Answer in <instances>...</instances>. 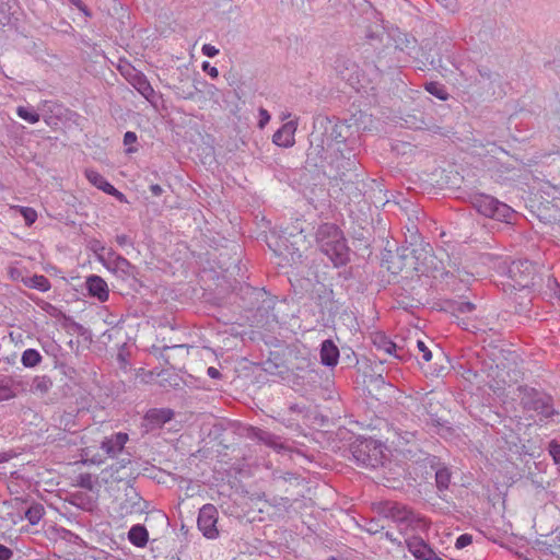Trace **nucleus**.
Returning <instances> with one entry per match:
<instances>
[{
	"instance_id": "nucleus-1",
	"label": "nucleus",
	"mask_w": 560,
	"mask_h": 560,
	"mask_svg": "<svg viewBox=\"0 0 560 560\" xmlns=\"http://www.w3.org/2000/svg\"><path fill=\"white\" fill-rule=\"evenodd\" d=\"M520 404L525 411H534L539 416V421L547 420L558 412L553 408L551 396L534 388L520 386Z\"/></svg>"
},
{
	"instance_id": "nucleus-2",
	"label": "nucleus",
	"mask_w": 560,
	"mask_h": 560,
	"mask_svg": "<svg viewBox=\"0 0 560 560\" xmlns=\"http://www.w3.org/2000/svg\"><path fill=\"white\" fill-rule=\"evenodd\" d=\"M442 410L440 401L430 396V394H424L420 401H418L413 407V412L417 415L419 420L425 425L438 429V432L442 430H450L446 425V421L440 415Z\"/></svg>"
},
{
	"instance_id": "nucleus-3",
	"label": "nucleus",
	"mask_w": 560,
	"mask_h": 560,
	"mask_svg": "<svg viewBox=\"0 0 560 560\" xmlns=\"http://www.w3.org/2000/svg\"><path fill=\"white\" fill-rule=\"evenodd\" d=\"M472 206L480 214L502 222H510L514 215L510 206L486 194L476 195Z\"/></svg>"
},
{
	"instance_id": "nucleus-4",
	"label": "nucleus",
	"mask_w": 560,
	"mask_h": 560,
	"mask_svg": "<svg viewBox=\"0 0 560 560\" xmlns=\"http://www.w3.org/2000/svg\"><path fill=\"white\" fill-rule=\"evenodd\" d=\"M544 265L534 264L528 259L512 260L508 267L510 278L520 288H529L537 284Z\"/></svg>"
},
{
	"instance_id": "nucleus-5",
	"label": "nucleus",
	"mask_w": 560,
	"mask_h": 560,
	"mask_svg": "<svg viewBox=\"0 0 560 560\" xmlns=\"http://www.w3.org/2000/svg\"><path fill=\"white\" fill-rule=\"evenodd\" d=\"M149 504L137 492L133 487H128L125 490L124 498L118 502L117 513L120 517L130 515H141L147 512Z\"/></svg>"
},
{
	"instance_id": "nucleus-6",
	"label": "nucleus",
	"mask_w": 560,
	"mask_h": 560,
	"mask_svg": "<svg viewBox=\"0 0 560 560\" xmlns=\"http://www.w3.org/2000/svg\"><path fill=\"white\" fill-rule=\"evenodd\" d=\"M119 71L122 77L148 101L154 96V89L147 77L129 62L119 65Z\"/></svg>"
},
{
	"instance_id": "nucleus-7",
	"label": "nucleus",
	"mask_w": 560,
	"mask_h": 560,
	"mask_svg": "<svg viewBox=\"0 0 560 560\" xmlns=\"http://www.w3.org/2000/svg\"><path fill=\"white\" fill-rule=\"evenodd\" d=\"M352 454L357 463L363 467H376L382 463V450L373 440L361 442L354 446Z\"/></svg>"
},
{
	"instance_id": "nucleus-8",
	"label": "nucleus",
	"mask_w": 560,
	"mask_h": 560,
	"mask_svg": "<svg viewBox=\"0 0 560 560\" xmlns=\"http://www.w3.org/2000/svg\"><path fill=\"white\" fill-rule=\"evenodd\" d=\"M218 517L219 512L213 504H205L199 511L197 525L208 539H214L219 536Z\"/></svg>"
},
{
	"instance_id": "nucleus-9",
	"label": "nucleus",
	"mask_w": 560,
	"mask_h": 560,
	"mask_svg": "<svg viewBox=\"0 0 560 560\" xmlns=\"http://www.w3.org/2000/svg\"><path fill=\"white\" fill-rule=\"evenodd\" d=\"M86 179L95 186L97 189L104 191L107 195L115 197L119 202H128L126 196L116 189L102 174L93 168H86L84 171Z\"/></svg>"
},
{
	"instance_id": "nucleus-10",
	"label": "nucleus",
	"mask_w": 560,
	"mask_h": 560,
	"mask_svg": "<svg viewBox=\"0 0 560 560\" xmlns=\"http://www.w3.org/2000/svg\"><path fill=\"white\" fill-rule=\"evenodd\" d=\"M318 245H340L345 242L342 231L334 223H324L316 231Z\"/></svg>"
},
{
	"instance_id": "nucleus-11",
	"label": "nucleus",
	"mask_w": 560,
	"mask_h": 560,
	"mask_svg": "<svg viewBox=\"0 0 560 560\" xmlns=\"http://www.w3.org/2000/svg\"><path fill=\"white\" fill-rule=\"evenodd\" d=\"M488 381L487 384L492 389V392L501 396L504 394L506 386L510 385V373L504 368H500L495 365V368H490L487 374Z\"/></svg>"
},
{
	"instance_id": "nucleus-12",
	"label": "nucleus",
	"mask_w": 560,
	"mask_h": 560,
	"mask_svg": "<svg viewBox=\"0 0 560 560\" xmlns=\"http://www.w3.org/2000/svg\"><path fill=\"white\" fill-rule=\"evenodd\" d=\"M298 129V120L287 121L272 136V142L282 148H291L295 143V131Z\"/></svg>"
},
{
	"instance_id": "nucleus-13",
	"label": "nucleus",
	"mask_w": 560,
	"mask_h": 560,
	"mask_svg": "<svg viewBox=\"0 0 560 560\" xmlns=\"http://www.w3.org/2000/svg\"><path fill=\"white\" fill-rule=\"evenodd\" d=\"M383 513L386 517L397 523H411L415 518L411 510L397 502H387L383 509Z\"/></svg>"
},
{
	"instance_id": "nucleus-14",
	"label": "nucleus",
	"mask_w": 560,
	"mask_h": 560,
	"mask_svg": "<svg viewBox=\"0 0 560 560\" xmlns=\"http://www.w3.org/2000/svg\"><path fill=\"white\" fill-rule=\"evenodd\" d=\"M373 343L377 350H382L387 354L394 355L398 360H402L405 357L404 348H398L396 343L383 334H376L373 337Z\"/></svg>"
},
{
	"instance_id": "nucleus-15",
	"label": "nucleus",
	"mask_w": 560,
	"mask_h": 560,
	"mask_svg": "<svg viewBox=\"0 0 560 560\" xmlns=\"http://www.w3.org/2000/svg\"><path fill=\"white\" fill-rule=\"evenodd\" d=\"M127 441L128 435L126 433L118 432L110 438L105 439L102 442L101 447L108 456L114 457L122 451Z\"/></svg>"
},
{
	"instance_id": "nucleus-16",
	"label": "nucleus",
	"mask_w": 560,
	"mask_h": 560,
	"mask_svg": "<svg viewBox=\"0 0 560 560\" xmlns=\"http://www.w3.org/2000/svg\"><path fill=\"white\" fill-rule=\"evenodd\" d=\"M319 250L334 267L343 266L349 260V247H320Z\"/></svg>"
},
{
	"instance_id": "nucleus-17",
	"label": "nucleus",
	"mask_w": 560,
	"mask_h": 560,
	"mask_svg": "<svg viewBox=\"0 0 560 560\" xmlns=\"http://www.w3.org/2000/svg\"><path fill=\"white\" fill-rule=\"evenodd\" d=\"M86 288L90 295L97 298L101 302L108 299L107 283L98 276H90L86 279Z\"/></svg>"
},
{
	"instance_id": "nucleus-18",
	"label": "nucleus",
	"mask_w": 560,
	"mask_h": 560,
	"mask_svg": "<svg viewBox=\"0 0 560 560\" xmlns=\"http://www.w3.org/2000/svg\"><path fill=\"white\" fill-rule=\"evenodd\" d=\"M339 350L329 339L324 340L320 348V362L326 366H335L338 363Z\"/></svg>"
},
{
	"instance_id": "nucleus-19",
	"label": "nucleus",
	"mask_w": 560,
	"mask_h": 560,
	"mask_svg": "<svg viewBox=\"0 0 560 560\" xmlns=\"http://www.w3.org/2000/svg\"><path fill=\"white\" fill-rule=\"evenodd\" d=\"M409 551L420 560H431L435 552L424 544L423 540H411L408 542Z\"/></svg>"
},
{
	"instance_id": "nucleus-20",
	"label": "nucleus",
	"mask_w": 560,
	"mask_h": 560,
	"mask_svg": "<svg viewBox=\"0 0 560 560\" xmlns=\"http://www.w3.org/2000/svg\"><path fill=\"white\" fill-rule=\"evenodd\" d=\"M129 541L136 547H144L149 539V533L143 525H133L128 532Z\"/></svg>"
},
{
	"instance_id": "nucleus-21",
	"label": "nucleus",
	"mask_w": 560,
	"mask_h": 560,
	"mask_svg": "<svg viewBox=\"0 0 560 560\" xmlns=\"http://www.w3.org/2000/svg\"><path fill=\"white\" fill-rule=\"evenodd\" d=\"M424 89L428 93H430L431 95L435 96L436 98H439L441 101H447L450 97V94H448L445 85L440 82H436V81L427 82L424 84Z\"/></svg>"
},
{
	"instance_id": "nucleus-22",
	"label": "nucleus",
	"mask_w": 560,
	"mask_h": 560,
	"mask_svg": "<svg viewBox=\"0 0 560 560\" xmlns=\"http://www.w3.org/2000/svg\"><path fill=\"white\" fill-rule=\"evenodd\" d=\"M42 360V354L35 349H26L21 358V362L25 368H35Z\"/></svg>"
},
{
	"instance_id": "nucleus-23",
	"label": "nucleus",
	"mask_w": 560,
	"mask_h": 560,
	"mask_svg": "<svg viewBox=\"0 0 560 560\" xmlns=\"http://www.w3.org/2000/svg\"><path fill=\"white\" fill-rule=\"evenodd\" d=\"M24 283L28 288L37 289L43 292L49 290V288H50V283H49L48 279L44 276L35 275V276L28 277V278L24 279Z\"/></svg>"
},
{
	"instance_id": "nucleus-24",
	"label": "nucleus",
	"mask_w": 560,
	"mask_h": 560,
	"mask_svg": "<svg viewBox=\"0 0 560 560\" xmlns=\"http://www.w3.org/2000/svg\"><path fill=\"white\" fill-rule=\"evenodd\" d=\"M11 210L19 213L25 221L26 225H32L37 219V212L31 207L12 206Z\"/></svg>"
},
{
	"instance_id": "nucleus-25",
	"label": "nucleus",
	"mask_w": 560,
	"mask_h": 560,
	"mask_svg": "<svg viewBox=\"0 0 560 560\" xmlns=\"http://www.w3.org/2000/svg\"><path fill=\"white\" fill-rule=\"evenodd\" d=\"M424 243L422 236L419 233L418 226L413 223L407 226V233H405V245H422Z\"/></svg>"
},
{
	"instance_id": "nucleus-26",
	"label": "nucleus",
	"mask_w": 560,
	"mask_h": 560,
	"mask_svg": "<svg viewBox=\"0 0 560 560\" xmlns=\"http://www.w3.org/2000/svg\"><path fill=\"white\" fill-rule=\"evenodd\" d=\"M43 515L44 506L42 504H34L25 512V517L32 525H36L42 520Z\"/></svg>"
},
{
	"instance_id": "nucleus-27",
	"label": "nucleus",
	"mask_w": 560,
	"mask_h": 560,
	"mask_svg": "<svg viewBox=\"0 0 560 560\" xmlns=\"http://www.w3.org/2000/svg\"><path fill=\"white\" fill-rule=\"evenodd\" d=\"M51 387L52 381L46 375L36 376L33 381V388L42 394L47 393Z\"/></svg>"
},
{
	"instance_id": "nucleus-28",
	"label": "nucleus",
	"mask_w": 560,
	"mask_h": 560,
	"mask_svg": "<svg viewBox=\"0 0 560 560\" xmlns=\"http://www.w3.org/2000/svg\"><path fill=\"white\" fill-rule=\"evenodd\" d=\"M253 436L269 446H277V438L268 431L261 429H253Z\"/></svg>"
},
{
	"instance_id": "nucleus-29",
	"label": "nucleus",
	"mask_w": 560,
	"mask_h": 560,
	"mask_svg": "<svg viewBox=\"0 0 560 560\" xmlns=\"http://www.w3.org/2000/svg\"><path fill=\"white\" fill-rule=\"evenodd\" d=\"M435 481L436 486L440 490H445L448 488L451 482V474L447 468H441L435 472Z\"/></svg>"
},
{
	"instance_id": "nucleus-30",
	"label": "nucleus",
	"mask_w": 560,
	"mask_h": 560,
	"mask_svg": "<svg viewBox=\"0 0 560 560\" xmlns=\"http://www.w3.org/2000/svg\"><path fill=\"white\" fill-rule=\"evenodd\" d=\"M16 114L20 118L26 120L30 124H36L39 121V114L27 107L19 106L16 108Z\"/></svg>"
},
{
	"instance_id": "nucleus-31",
	"label": "nucleus",
	"mask_w": 560,
	"mask_h": 560,
	"mask_svg": "<svg viewBox=\"0 0 560 560\" xmlns=\"http://www.w3.org/2000/svg\"><path fill=\"white\" fill-rule=\"evenodd\" d=\"M172 412L170 410H150L147 413V419L155 421L156 423H164L171 419Z\"/></svg>"
},
{
	"instance_id": "nucleus-32",
	"label": "nucleus",
	"mask_w": 560,
	"mask_h": 560,
	"mask_svg": "<svg viewBox=\"0 0 560 560\" xmlns=\"http://www.w3.org/2000/svg\"><path fill=\"white\" fill-rule=\"evenodd\" d=\"M452 308L456 313L466 314V313H471L476 308V306L474 303L468 302V301H458V302H454Z\"/></svg>"
},
{
	"instance_id": "nucleus-33",
	"label": "nucleus",
	"mask_w": 560,
	"mask_h": 560,
	"mask_svg": "<svg viewBox=\"0 0 560 560\" xmlns=\"http://www.w3.org/2000/svg\"><path fill=\"white\" fill-rule=\"evenodd\" d=\"M345 129H349V126L346 122H337L331 131V137L338 142L342 143L346 140V136L342 135Z\"/></svg>"
},
{
	"instance_id": "nucleus-34",
	"label": "nucleus",
	"mask_w": 560,
	"mask_h": 560,
	"mask_svg": "<svg viewBox=\"0 0 560 560\" xmlns=\"http://www.w3.org/2000/svg\"><path fill=\"white\" fill-rule=\"evenodd\" d=\"M548 453L556 465L560 464V444L557 441L552 440L549 442Z\"/></svg>"
},
{
	"instance_id": "nucleus-35",
	"label": "nucleus",
	"mask_w": 560,
	"mask_h": 560,
	"mask_svg": "<svg viewBox=\"0 0 560 560\" xmlns=\"http://www.w3.org/2000/svg\"><path fill=\"white\" fill-rule=\"evenodd\" d=\"M137 142V135L133 132V131H127L125 135H124V144L127 148V153H133L137 151L136 148H131L129 145H131L132 143Z\"/></svg>"
},
{
	"instance_id": "nucleus-36",
	"label": "nucleus",
	"mask_w": 560,
	"mask_h": 560,
	"mask_svg": "<svg viewBox=\"0 0 560 560\" xmlns=\"http://www.w3.org/2000/svg\"><path fill=\"white\" fill-rule=\"evenodd\" d=\"M271 504L279 510L288 511L292 506V502L288 498H273Z\"/></svg>"
},
{
	"instance_id": "nucleus-37",
	"label": "nucleus",
	"mask_w": 560,
	"mask_h": 560,
	"mask_svg": "<svg viewBox=\"0 0 560 560\" xmlns=\"http://www.w3.org/2000/svg\"><path fill=\"white\" fill-rule=\"evenodd\" d=\"M471 542H472V537H471V535L463 534V535H460V536L456 539L455 547H456L457 549H463V548H465V547L469 546Z\"/></svg>"
},
{
	"instance_id": "nucleus-38",
	"label": "nucleus",
	"mask_w": 560,
	"mask_h": 560,
	"mask_svg": "<svg viewBox=\"0 0 560 560\" xmlns=\"http://www.w3.org/2000/svg\"><path fill=\"white\" fill-rule=\"evenodd\" d=\"M258 114H259L258 127L260 129H262L270 121L271 117H270V114L268 113V110L262 107L259 108Z\"/></svg>"
},
{
	"instance_id": "nucleus-39",
	"label": "nucleus",
	"mask_w": 560,
	"mask_h": 560,
	"mask_svg": "<svg viewBox=\"0 0 560 560\" xmlns=\"http://www.w3.org/2000/svg\"><path fill=\"white\" fill-rule=\"evenodd\" d=\"M417 348L422 353V359L424 361H430L432 359V352L429 350V348L425 346V343L421 340L417 341Z\"/></svg>"
},
{
	"instance_id": "nucleus-40",
	"label": "nucleus",
	"mask_w": 560,
	"mask_h": 560,
	"mask_svg": "<svg viewBox=\"0 0 560 560\" xmlns=\"http://www.w3.org/2000/svg\"><path fill=\"white\" fill-rule=\"evenodd\" d=\"M205 56L213 58L219 54V49L211 44H205L201 48Z\"/></svg>"
},
{
	"instance_id": "nucleus-41",
	"label": "nucleus",
	"mask_w": 560,
	"mask_h": 560,
	"mask_svg": "<svg viewBox=\"0 0 560 560\" xmlns=\"http://www.w3.org/2000/svg\"><path fill=\"white\" fill-rule=\"evenodd\" d=\"M202 70L206 71L213 79L219 77L218 69L215 67L210 66L208 61H205L202 63Z\"/></svg>"
},
{
	"instance_id": "nucleus-42",
	"label": "nucleus",
	"mask_w": 560,
	"mask_h": 560,
	"mask_svg": "<svg viewBox=\"0 0 560 560\" xmlns=\"http://www.w3.org/2000/svg\"><path fill=\"white\" fill-rule=\"evenodd\" d=\"M13 551L4 545L0 544V560H11Z\"/></svg>"
},
{
	"instance_id": "nucleus-43",
	"label": "nucleus",
	"mask_w": 560,
	"mask_h": 560,
	"mask_svg": "<svg viewBox=\"0 0 560 560\" xmlns=\"http://www.w3.org/2000/svg\"><path fill=\"white\" fill-rule=\"evenodd\" d=\"M478 72H479V75L482 78V79H486V80H494L495 77H498V74L493 73L491 70H489L488 68H479L478 69Z\"/></svg>"
},
{
	"instance_id": "nucleus-44",
	"label": "nucleus",
	"mask_w": 560,
	"mask_h": 560,
	"mask_svg": "<svg viewBox=\"0 0 560 560\" xmlns=\"http://www.w3.org/2000/svg\"><path fill=\"white\" fill-rule=\"evenodd\" d=\"M71 4H73L75 8H78L82 13H84L86 16H90L91 13L88 9V7L83 3L82 0H69Z\"/></svg>"
},
{
	"instance_id": "nucleus-45",
	"label": "nucleus",
	"mask_w": 560,
	"mask_h": 560,
	"mask_svg": "<svg viewBox=\"0 0 560 560\" xmlns=\"http://www.w3.org/2000/svg\"><path fill=\"white\" fill-rule=\"evenodd\" d=\"M547 288L552 292V294L557 291V289H560V284L559 282L557 281L556 278H553L552 276H549L548 277V281H547Z\"/></svg>"
},
{
	"instance_id": "nucleus-46",
	"label": "nucleus",
	"mask_w": 560,
	"mask_h": 560,
	"mask_svg": "<svg viewBox=\"0 0 560 560\" xmlns=\"http://www.w3.org/2000/svg\"><path fill=\"white\" fill-rule=\"evenodd\" d=\"M13 397L12 390L7 386H0V400Z\"/></svg>"
},
{
	"instance_id": "nucleus-47",
	"label": "nucleus",
	"mask_w": 560,
	"mask_h": 560,
	"mask_svg": "<svg viewBox=\"0 0 560 560\" xmlns=\"http://www.w3.org/2000/svg\"><path fill=\"white\" fill-rule=\"evenodd\" d=\"M207 374L211 377V378H214V380H218L221 377V373L218 369L213 368V366H210L208 368L207 370Z\"/></svg>"
},
{
	"instance_id": "nucleus-48",
	"label": "nucleus",
	"mask_w": 560,
	"mask_h": 560,
	"mask_svg": "<svg viewBox=\"0 0 560 560\" xmlns=\"http://www.w3.org/2000/svg\"><path fill=\"white\" fill-rule=\"evenodd\" d=\"M398 435L406 443H410L415 439V433L413 432L406 431V432H404V434L402 433H398Z\"/></svg>"
},
{
	"instance_id": "nucleus-49",
	"label": "nucleus",
	"mask_w": 560,
	"mask_h": 560,
	"mask_svg": "<svg viewBox=\"0 0 560 560\" xmlns=\"http://www.w3.org/2000/svg\"><path fill=\"white\" fill-rule=\"evenodd\" d=\"M382 35L383 33L368 31L365 37L371 42L376 39L381 40Z\"/></svg>"
},
{
	"instance_id": "nucleus-50",
	"label": "nucleus",
	"mask_w": 560,
	"mask_h": 560,
	"mask_svg": "<svg viewBox=\"0 0 560 560\" xmlns=\"http://www.w3.org/2000/svg\"><path fill=\"white\" fill-rule=\"evenodd\" d=\"M150 191L152 192V195L154 196H161L162 192H163V188L159 185V184H152L150 186Z\"/></svg>"
},
{
	"instance_id": "nucleus-51",
	"label": "nucleus",
	"mask_w": 560,
	"mask_h": 560,
	"mask_svg": "<svg viewBox=\"0 0 560 560\" xmlns=\"http://www.w3.org/2000/svg\"><path fill=\"white\" fill-rule=\"evenodd\" d=\"M117 360L119 361L121 369L126 370L128 368V362L124 353H118Z\"/></svg>"
},
{
	"instance_id": "nucleus-52",
	"label": "nucleus",
	"mask_w": 560,
	"mask_h": 560,
	"mask_svg": "<svg viewBox=\"0 0 560 560\" xmlns=\"http://www.w3.org/2000/svg\"><path fill=\"white\" fill-rule=\"evenodd\" d=\"M231 266H232V264H229L225 260H219L218 261V268L221 269V270L229 271Z\"/></svg>"
},
{
	"instance_id": "nucleus-53",
	"label": "nucleus",
	"mask_w": 560,
	"mask_h": 560,
	"mask_svg": "<svg viewBox=\"0 0 560 560\" xmlns=\"http://www.w3.org/2000/svg\"><path fill=\"white\" fill-rule=\"evenodd\" d=\"M528 304L529 303H525V304H520L518 307H515V312L518 313V314H525L529 311V307H528Z\"/></svg>"
},
{
	"instance_id": "nucleus-54",
	"label": "nucleus",
	"mask_w": 560,
	"mask_h": 560,
	"mask_svg": "<svg viewBox=\"0 0 560 560\" xmlns=\"http://www.w3.org/2000/svg\"><path fill=\"white\" fill-rule=\"evenodd\" d=\"M444 8L450 9L455 4L456 0H438Z\"/></svg>"
},
{
	"instance_id": "nucleus-55",
	"label": "nucleus",
	"mask_w": 560,
	"mask_h": 560,
	"mask_svg": "<svg viewBox=\"0 0 560 560\" xmlns=\"http://www.w3.org/2000/svg\"><path fill=\"white\" fill-rule=\"evenodd\" d=\"M117 242L119 245H125V244L129 243V240L126 235H120V236H117Z\"/></svg>"
},
{
	"instance_id": "nucleus-56",
	"label": "nucleus",
	"mask_w": 560,
	"mask_h": 560,
	"mask_svg": "<svg viewBox=\"0 0 560 560\" xmlns=\"http://www.w3.org/2000/svg\"><path fill=\"white\" fill-rule=\"evenodd\" d=\"M290 410L293 412H302L304 408L300 407L299 405L294 404L290 406Z\"/></svg>"
},
{
	"instance_id": "nucleus-57",
	"label": "nucleus",
	"mask_w": 560,
	"mask_h": 560,
	"mask_svg": "<svg viewBox=\"0 0 560 560\" xmlns=\"http://www.w3.org/2000/svg\"><path fill=\"white\" fill-rule=\"evenodd\" d=\"M339 68H340V66L338 65V66H337V69H338V71H339V73L341 74V77H342L345 80H347V81H349V82H350V81H351V78H350V77H347V75L343 73V71H342V70H340Z\"/></svg>"
},
{
	"instance_id": "nucleus-58",
	"label": "nucleus",
	"mask_w": 560,
	"mask_h": 560,
	"mask_svg": "<svg viewBox=\"0 0 560 560\" xmlns=\"http://www.w3.org/2000/svg\"><path fill=\"white\" fill-rule=\"evenodd\" d=\"M551 296L557 299L560 302V288L557 289V291Z\"/></svg>"
},
{
	"instance_id": "nucleus-59",
	"label": "nucleus",
	"mask_w": 560,
	"mask_h": 560,
	"mask_svg": "<svg viewBox=\"0 0 560 560\" xmlns=\"http://www.w3.org/2000/svg\"><path fill=\"white\" fill-rule=\"evenodd\" d=\"M290 116H291V114H290V113L282 114L281 119H282V120H285V119H288Z\"/></svg>"
},
{
	"instance_id": "nucleus-60",
	"label": "nucleus",
	"mask_w": 560,
	"mask_h": 560,
	"mask_svg": "<svg viewBox=\"0 0 560 560\" xmlns=\"http://www.w3.org/2000/svg\"><path fill=\"white\" fill-rule=\"evenodd\" d=\"M431 560H443L441 559L439 556L434 555L432 558H430Z\"/></svg>"
},
{
	"instance_id": "nucleus-61",
	"label": "nucleus",
	"mask_w": 560,
	"mask_h": 560,
	"mask_svg": "<svg viewBox=\"0 0 560 560\" xmlns=\"http://www.w3.org/2000/svg\"><path fill=\"white\" fill-rule=\"evenodd\" d=\"M120 264L126 265L127 264L126 259H121Z\"/></svg>"
},
{
	"instance_id": "nucleus-62",
	"label": "nucleus",
	"mask_w": 560,
	"mask_h": 560,
	"mask_svg": "<svg viewBox=\"0 0 560 560\" xmlns=\"http://www.w3.org/2000/svg\"><path fill=\"white\" fill-rule=\"evenodd\" d=\"M353 69H357V66L354 63H350Z\"/></svg>"
},
{
	"instance_id": "nucleus-63",
	"label": "nucleus",
	"mask_w": 560,
	"mask_h": 560,
	"mask_svg": "<svg viewBox=\"0 0 560 560\" xmlns=\"http://www.w3.org/2000/svg\"><path fill=\"white\" fill-rule=\"evenodd\" d=\"M557 466H558V469H559V471H560V464H558Z\"/></svg>"
}]
</instances>
